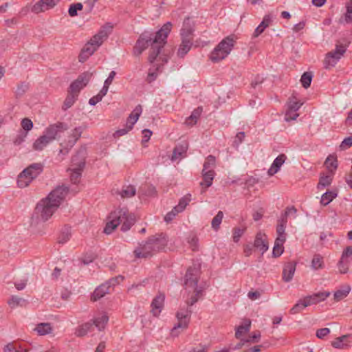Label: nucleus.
<instances>
[{"label": "nucleus", "instance_id": "13", "mask_svg": "<svg viewBox=\"0 0 352 352\" xmlns=\"http://www.w3.org/2000/svg\"><path fill=\"white\" fill-rule=\"evenodd\" d=\"M67 129V125L65 123L58 122L47 127L43 132V135L52 142L56 140L59 133L66 131Z\"/></svg>", "mask_w": 352, "mask_h": 352}, {"label": "nucleus", "instance_id": "3", "mask_svg": "<svg viewBox=\"0 0 352 352\" xmlns=\"http://www.w3.org/2000/svg\"><path fill=\"white\" fill-rule=\"evenodd\" d=\"M135 219L133 215L129 214V210L126 208H118L111 212L109 216L104 232L110 234L120 225L121 230L126 232L134 224Z\"/></svg>", "mask_w": 352, "mask_h": 352}, {"label": "nucleus", "instance_id": "52", "mask_svg": "<svg viewBox=\"0 0 352 352\" xmlns=\"http://www.w3.org/2000/svg\"><path fill=\"white\" fill-rule=\"evenodd\" d=\"M82 9V5L80 3L72 4L69 8L68 12L71 16L77 15V11Z\"/></svg>", "mask_w": 352, "mask_h": 352}, {"label": "nucleus", "instance_id": "8", "mask_svg": "<svg viewBox=\"0 0 352 352\" xmlns=\"http://www.w3.org/2000/svg\"><path fill=\"white\" fill-rule=\"evenodd\" d=\"M346 48L343 45H337L336 49L326 54L324 60V67L329 69L336 66L342 56L346 52Z\"/></svg>", "mask_w": 352, "mask_h": 352}, {"label": "nucleus", "instance_id": "36", "mask_svg": "<svg viewBox=\"0 0 352 352\" xmlns=\"http://www.w3.org/2000/svg\"><path fill=\"white\" fill-rule=\"evenodd\" d=\"M285 242V241H283V239L280 238L276 239L272 251L274 257H278L283 254L284 251L283 244Z\"/></svg>", "mask_w": 352, "mask_h": 352}, {"label": "nucleus", "instance_id": "44", "mask_svg": "<svg viewBox=\"0 0 352 352\" xmlns=\"http://www.w3.org/2000/svg\"><path fill=\"white\" fill-rule=\"evenodd\" d=\"M201 111L198 108L192 111V114L186 120V124L188 126H192L196 124L197 119L200 116Z\"/></svg>", "mask_w": 352, "mask_h": 352}, {"label": "nucleus", "instance_id": "50", "mask_svg": "<svg viewBox=\"0 0 352 352\" xmlns=\"http://www.w3.org/2000/svg\"><path fill=\"white\" fill-rule=\"evenodd\" d=\"M346 12L344 14V21L349 23L352 21V1L348 2L346 5Z\"/></svg>", "mask_w": 352, "mask_h": 352}, {"label": "nucleus", "instance_id": "1", "mask_svg": "<svg viewBox=\"0 0 352 352\" xmlns=\"http://www.w3.org/2000/svg\"><path fill=\"white\" fill-rule=\"evenodd\" d=\"M171 28V23L167 22L155 34L149 32L142 33L134 46L133 54L136 56H140L143 51L151 45L148 60L151 63H153L166 44Z\"/></svg>", "mask_w": 352, "mask_h": 352}, {"label": "nucleus", "instance_id": "25", "mask_svg": "<svg viewBox=\"0 0 352 352\" xmlns=\"http://www.w3.org/2000/svg\"><path fill=\"white\" fill-rule=\"evenodd\" d=\"M94 330V323L91 321L85 322L78 326L75 331V335L77 337H83L88 333L91 332Z\"/></svg>", "mask_w": 352, "mask_h": 352}, {"label": "nucleus", "instance_id": "60", "mask_svg": "<svg viewBox=\"0 0 352 352\" xmlns=\"http://www.w3.org/2000/svg\"><path fill=\"white\" fill-rule=\"evenodd\" d=\"M27 136V132L20 131L19 134L17 135L14 140V143L16 145L21 144Z\"/></svg>", "mask_w": 352, "mask_h": 352}, {"label": "nucleus", "instance_id": "10", "mask_svg": "<svg viewBox=\"0 0 352 352\" xmlns=\"http://www.w3.org/2000/svg\"><path fill=\"white\" fill-rule=\"evenodd\" d=\"M191 315V310L188 307L180 309L176 314L178 320V323L172 329L171 334L173 336H177L178 333L177 332L178 329H184L188 327L190 317Z\"/></svg>", "mask_w": 352, "mask_h": 352}, {"label": "nucleus", "instance_id": "22", "mask_svg": "<svg viewBox=\"0 0 352 352\" xmlns=\"http://www.w3.org/2000/svg\"><path fill=\"white\" fill-rule=\"evenodd\" d=\"M272 19L273 17L271 14L265 15L261 23L255 29L253 33V37H258L261 34H262L264 30L271 24Z\"/></svg>", "mask_w": 352, "mask_h": 352}, {"label": "nucleus", "instance_id": "15", "mask_svg": "<svg viewBox=\"0 0 352 352\" xmlns=\"http://www.w3.org/2000/svg\"><path fill=\"white\" fill-rule=\"evenodd\" d=\"M78 156H75L72 158V166L71 168L72 173L70 175V179L73 184H77L79 182L81 177L82 171L85 167V162L83 158L80 159L79 162L76 163Z\"/></svg>", "mask_w": 352, "mask_h": 352}, {"label": "nucleus", "instance_id": "40", "mask_svg": "<svg viewBox=\"0 0 352 352\" xmlns=\"http://www.w3.org/2000/svg\"><path fill=\"white\" fill-rule=\"evenodd\" d=\"M71 236H72L71 228L64 227L62 229L60 234L58 236V243L64 244V243H67L69 240Z\"/></svg>", "mask_w": 352, "mask_h": 352}, {"label": "nucleus", "instance_id": "47", "mask_svg": "<svg viewBox=\"0 0 352 352\" xmlns=\"http://www.w3.org/2000/svg\"><path fill=\"white\" fill-rule=\"evenodd\" d=\"M312 80V75L310 72H305L300 78V82L304 88L307 89L310 87Z\"/></svg>", "mask_w": 352, "mask_h": 352}, {"label": "nucleus", "instance_id": "37", "mask_svg": "<svg viewBox=\"0 0 352 352\" xmlns=\"http://www.w3.org/2000/svg\"><path fill=\"white\" fill-rule=\"evenodd\" d=\"M136 189L133 186L129 185L123 186L122 189L119 192L122 198H130L135 195Z\"/></svg>", "mask_w": 352, "mask_h": 352}, {"label": "nucleus", "instance_id": "63", "mask_svg": "<svg viewBox=\"0 0 352 352\" xmlns=\"http://www.w3.org/2000/svg\"><path fill=\"white\" fill-rule=\"evenodd\" d=\"M349 257H352V246H348L343 251L341 258L344 260H349Z\"/></svg>", "mask_w": 352, "mask_h": 352}, {"label": "nucleus", "instance_id": "23", "mask_svg": "<svg viewBox=\"0 0 352 352\" xmlns=\"http://www.w3.org/2000/svg\"><path fill=\"white\" fill-rule=\"evenodd\" d=\"M254 246L259 249V250L262 252V254L268 250L266 236L261 232L257 233L254 240Z\"/></svg>", "mask_w": 352, "mask_h": 352}, {"label": "nucleus", "instance_id": "24", "mask_svg": "<svg viewBox=\"0 0 352 352\" xmlns=\"http://www.w3.org/2000/svg\"><path fill=\"white\" fill-rule=\"evenodd\" d=\"M142 112V106L140 104L137 105L127 118L126 125L129 126V129H133V125L138 120Z\"/></svg>", "mask_w": 352, "mask_h": 352}, {"label": "nucleus", "instance_id": "30", "mask_svg": "<svg viewBox=\"0 0 352 352\" xmlns=\"http://www.w3.org/2000/svg\"><path fill=\"white\" fill-rule=\"evenodd\" d=\"M50 143H51V141H50L45 135H43L35 140V142L33 144V148L35 151H42Z\"/></svg>", "mask_w": 352, "mask_h": 352}, {"label": "nucleus", "instance_id": "29", "mask_svg": "<svg viewBox=\"0 0 352 352\" xmlns=\"http://www.w3.org/2000/svg\"><path fill=\"white\" fill-rule=\"evenodd\" d=\"M109 320V317L107 314H102L101 316L95 318L91 322L98 329V331H102Z\"/></svg>", "mask_w": 352, "mask_h": 352}, {"label": "nucleus", "instance_id": "53", "mask_svg": "<svg viewBox=\"0 0 352 352\" xmlns=\"http://www.w3.org/2000/svg\"><path fill=\"white\" fill-rule=\"evenodd\" d=\"M302 105V103H300L299 101L296 100V98H291L288 103L287 109L298 111V110Z\"/></svg>", "mask_w": 352, "mask_h": 352}, {"label": "nucleus", "instance_id": "11", "mask_svg": "<svg viewBox=\"0 0 352 352\" xmlns=\"http://www.w3.org/2000/svg\"><path fill=\"white\" fill-rule=\"evenodd\" d=\"M93 74L89 72H86L80 74L78 78L74 80L69 86V91L77 96L80 91L88 83Z\"/></svg>", "mask_w": 352, "mask_h": 352}, {"label": "nucleus", "instance_id": "17", "mask_svg": "<svg viewBox=\"0 0 352 352\" xmlns=\"http://www.w3.org/2000/svg\"><path fill=\"white\" fill-rule=\"evenodd\" d=\"M165 296L162 293H159L153 300L151 307V312L154 316H158L164 307Z\"/></svg>", "mask_w": 352, "mask_h": 352}, {"label": "nucleus", "instance_id": "21", "mask_svg": "<svg viewBox=\"0 0 352 352\" xmlns=\"http://www.w3.org/2000/svg\"><path fill=\"white\" fill-rule=\"evenodd\" d=\"M287 157L284 154L279 155L273 162L270 168H269L267 173L270 176H272L276 174L280 168L281 166L285 162Z\"/></svg>", "mask_w": 352, "mask_h": 352}, {"label": "nucleus", "instance_id": "33", "mask_svg": "<svg viewBox=\"0 0 352 352\" xmlns=\"http://www.w3.org/2000/svg\"><path fill=\"white\" fill-rule=\"evenodd\" d=\"M251 326V322L250 320H245L243 323L236 329L235 337L238 339L241 338V336L248 333L250 331Z\"/></svg>", "mask_w": 352, "mask_h": 352}, {"label": "nucleus", "instance_id": "6", "mask_svg": "<svg viewBox=\"0 0 352 352\" xmlns=\"http://www.w3.org/2000/svg\"><path fill=\"white\" fill-rule=\"evenodd\" d=\"M235 44L233 37L229 36L223 39L212 50L210 58L212 62L217 63L226 58L232 51Z\"/></svg>", "mask_w": 352, "mask_h": 352}, {"label": "nucleus", "instance_id": "14", "mask_svg": "<svg viewBox=\"0 0 352 352\" xmlns=\"http://www.w3.org/2000/svg\"><path fill=\"white\" fill-rule=\"evenodd\" d=\"M120 277H116L109 280L108 282L100 285L94 292L91 298L93 300L96 301L98 299L102 298L106 294L110 291L111 286H114L118 283V279Z\"/></svg>", "mask_w": 352, "mask_h": 352}, {"label": "nucleus", "instance_id": "55", "mask_svg": "<svg viewBox=\"0 0 352 352\" xmlns=\"http://www.w3.org/2000/svg\"><path fill=\"white\" fill-rule=\"evenodd\" d=\"M21 127L25 131L24 132H27L30 131L33 128V122L29 118H23L21 120Z\"/></svg>", "mask_w": 352, "mask_h": 352}, {"label": "nucleus", "instance_id": "58", "mask_svg": "<svg viewBox=\"0 0 352 352\" xmlns=\"http://www.w3.org/2000/svg\"><path fill=\"white\" fill-rule=\"evenodd\" d=\"M325 164L328 168H332L335 170L338 166L337 160L334 157H329L325 161Z\"/></svg>", "mask_w": 352, "mask_h": 352}, {"label": "nucleus", "instance_id": "7", "mask_svg": "<svg viewBox=\"0 0 352 352\" xmlns=\"http://www.w3.org/2000/svg\"><path fill=\"white\" fill-rule=\"evenodd\" d=\"M43 166L41 163H34L25 168L18 176L17 184L20 188L28 186L32 181L38 177L43 171Z\"/></svg>", "mask_w": 352, "mask_h": 352}, {"label": "nucleus", "instance_id": "64", "mask_svg": "<svg viewBox=\"0 0 352 352\" xmlns=\"http://www.w3.org/2000/svg\"><path fill=\"white\" fill-rule=\"evenodd\" d=\"M188 243L190 244L192 250L195 251L197 250L198 239L196 236H192L188 239Z\"/></svg>", "mask_w": 352, "mask_h": 352}, {"label": "nucleus", "instance_id": "61", "mask_svg": "<svg viewBox=\"0 0 352 352\" xmlns=\"http://www.w3.org/2000/svg\"><path fill=\"white\" fill-rule=\"evenodd\" d=\"M195 294L192 296L190 300L187 302L188 306H192L195 302H197L199 294H201V290H198L197 289H195Z\"/></svg>", "mask_w": 352, "mask_h": 352}, {"label": "nucleus", "instance_id": "18", "mask_svg": "<svg viewBox=\"0 0 352 352\" xmlns=\"http://www.w3.org/2000/svg\"><path fill=\"white\" fill-rule=\"evenodd\" d=\"M329 295V292H318L313 295L306 296L303 300L305 302V306L308 307L324 300Z\"/></svg>", "mask_w": 352, "mask_h": 352}, {"label": "nucleus", "instance_id": "59", "mask_svg": "<svg viewBox=\"0 0 352 352\" xmlns=\"http://www.w3.org/2000/svg\"><path fill=\"white\" fill-rule=\"evenodd\" d=\"M352 146V136L347 137L344 139L340 144V148L342 150L347 149Z\"/></svg>", "mask_w": 352, "mask_h": 352}, {"label": "nucleus", "instance_id": "19", "mask_svg": "<svg viewBox=\"0 0 352 352\" xmlns=\"http://www.w3.org/2000/svg\"><path fill=\"white\" fill-rule=\"evenodd\" d=\"M188 148V144L186 142H182L177 144L173 149L171 160H179L185 157Z\"/></svg>", "mask_w": 352, "mask_h": 352}, {"label": "nucleus", "instance_id": "34", "mask_svg": "<svg viewBox=\"0 0 352 352\" xmlns=\"http://www.w3.org/2000/svg\"><path fill=\"white\" fill-rule=\"evenodd\" d=\"M350 337L349 334L344 335L336 338L332 342L331 345L336 349H343L347 346L348 339Z\"/></svg>", "mask_w": 352, "mask_h": 352}, {"label": "nucleus", "instance_id": "57", "mask_svg": "<svg viewBox=\"0 0 352 352\" xmlns=\"http://www.w3.org/2000/svg\"><path fill=\"white\" fill-rule=\"evenodd\" d=\"M330 332L331 331L329 328H322L316 331V336L319 339H324Z\"/></svg>", "mask_w": 352, "mask_h": 352}, {"label": "nucleus", "instance_id": "28", "mask_svg": "<svg viewBox=\"0 0 352 352\" xmlns=\"http://www.w3.org/2000/svg\"><path fill=\"white\" fill-rule=\"evenodd\" d=\"M85 129V126H80L76 127L72 131L70 134L71 139L68 141V144L70 147H72L76 144L77 140L81 137V135Z\"/></svg>", "mask_w": 352, "mask_h": 352}, {"label": "nucleus", "instance_id": "51", "mask_svg": "<svg viewBox=\"0 0 352 352\" xmlns=\"http://www.w3.org/2000/svg\"><path fill=\"white\" fill-rule=\"evenodd\" d=\"M245 228H234L232 230V239L234 242L237 243L241 236L244 234Z\"/></svg>", "mask_w": 352, "mask_h": 352}, {"label": "nucleus", "instance_id": "62", "mask_svg": "<svg viewBox=\"0 0 352 352\" xmlns=\"http://www.w3.org/2000/svg\"><path fill=\"white\" fill-rule=\"evenodd\" d=\"M132 129H129V126L126 124L125 127L123 129H120L118 131H116L114 133V136L116 138H118L120 136H122L125 134H126L129 131H131Z\"/></svg>", "mask_w": 352, "mask_h": 352}, {"label": "nucleus", "instance_id": "49", "mask_svg": "<svg viewBox=\"0 0 352 352\" xmlns=\"http://www.w3.org/2000/svg\"><path fill=\"white\" fill-rule=\"evenodd\" d=\"M349 261L340 258L338 263V268L340 274H346L348 272Z\"/></svg>", "mask_w": 352, "mask_h": 352}, {"label": "nucleus", "instance_id": "54", "mask_svg": "<svg viewBox=\"0 0 352 352\" xmlns=\"http://www.w3.org/2000/svg\"><path fill=\"white\" fill-rule=\"evenodd\" d=\"M298 116L297 111L287 109L285 115V120L287 122L295 120Z\"/></svg>", "mask_w": 352, "mask_h": 352}, {"label": "nucleus", "instance_id": "26", "mask_svg": "<svg viewBox=\"0 0 352 352\" xmlns=\"http://www.w3.org/2000/svg\"><path fill=\"white\" fill-rule=\"evenodd\" d=\"M287 220H285V217H280L278 220V224L276 226V239H281L283 241H286L285 228L287 226Z\"/></svg>", "mask_w": 352, "mask_h": 352}, {"label": "nucleus", "instance_id": "5", "mask_svg": "<svg viewBox=\"0 0 352 352\" xmlns=\"http://www.w3.org/2000/svg\"><path fill=\"white\" fill-rule=\"evenodd\" d=\"M111 26L103 27L98 34L94 35L85 45L79 55V61L85 62L102 45L111 31Z\"/></svg>", "mask_w": 352, "mask_h": 352}, {"label": "nucleus", "instance_id": "35", "mask_svg": "<svg viewBox=\"0 0 352 352\" xmlns=\"http://www.w3.org/2000/svg\"><path fill=\"white\" fill-rule=\"evenodd\" d=\"M338 195L336 190H330L324 192L321 197L320 203L323 206L328 205Z\"/></svg>", "mask_w": 352, "mask_h": 352}, {"label": "nucleus", "instance_id": "46", "mask_svg": "<svg viewBox=\"0 0 352 352\" xmlns=\"http://www.w3.org/2000/svg\"><path fill=\"white\" fill-rule=\"evenodd\" d=\"M332 182V176L331 175H323L321 176L318 184V189H322L325 187L329 186Z\"/></svg>", "mask_w": 352, "mask_h": 352}, {"label": "nucleus", "instance_id": "4", "mask_svg": "<svg viewBox=\"0 0 352 352\" xmlns=\"http://www.w3.org/2000/svg\"><path fill=\"white\" fill-rule=\"evenodd\" d=\"M166 244L167 239L164 234L153 236L144 243L140 244L139 247L134 250V254L136 258H148L164 249Z\"/></svg>", "mask_w": 352, "mask_h": 352}, {"label": "nucleus", "instance_id": "42", "mask_svg": "<svg viewBox=\"0 0 352 352\" xmlns=\"http://www.w3.org/2000/svg\"><path fill=\"white\" fill-rule=\"evenodd\" d=\"M190 201L191 195L187 194L179 199V204L175 207L177 209H178V211H180L182 212V211L184 210L186 206L189 204Z\"/></svg>", "mask_w": 352, "mask_h": 352}, {"label": "nucleus", "instance_id": "12", "mask_svg": "<svg viewBox=\"0 0 352 352\" xmlns=\"http://www.w3.org/2000/svg\"><path fill=\"white\" fill-rule=\"evenodd\" d=\"M199 274V265L190 267L186 272L184 284L186 287L197 289L198 276Z\"/></svg>", "mask_w": 352, "mask_h": 352}, {"label": "nucleus", "instance_id": "20", "mask_svg": "<svg viewBox=\"0 0 352 352\" xmlns=\"http://www.w3.org/2000/svg\"><path fill=\"white\" fill-rule=\"evenodd\" d=\"M296 263L290 261L285 264L283 270V280L286 282H290L296 271Z\"/></svg>", "mask_w": 352, "mask_h": 352}, {"label": "nucleus", "instance_id": "45", "mask_svg": "<svg viewBox=\"0 0 352 352\" xmlns=\"http://www.w3.org/2000/svg\"><path fill=\"white\" fill-rule=\"evenodd\" d=\"M223 218V213L222 211H219L217 212V214L215 215V217L212 219V222H211V226H212V228L214 230H218L219 227H220V224L221 223V221H222V219Z\"/></svg>", "mask_w": 352, "mask_h": 352}, {"label": "nucleus", "instance_id": "41", "mask_svg": "<svg viewBox=\"0 0 352 352\" xmlns=\"http://www.w3.org/2000/svg\"><path fill=\"white\" fill-rule=\"evenodd\" d=\"M311 267L314 270L324 267L323 257L320 254H315L311 261Z\"/></svg>", "mask_w": 352, "mask_h": 352}, {"label": "nucleus", "instance_id": "48", "mask_svg": "<svg viewBox=\"0 0 352 352\" xmlns=\"http://www.w3.org/2000/svg\"><path fill=\"white\" fill-rule=\"evenodd\" d=\"M307 306H305V302L303 299L298 301L296 304L290 309L292 314H296L303 310Z\"/></svg>", "mask_w": 352, "mask_h": 352}, {"label": "nucleus", "instance_id": "39", "mask_svg": "<svg viewBox=\"0 0 352 352\" xmlns=\"http://www.w3.org/2000/svg\"><path fill=\"white\" fill-rule=\"evenodd\" d=\"M216 166V158L214 156L210 155H208L203 166L202 171H207V170H211L214 171V168Z\"/></svg>", "mask_w": 352, "mask_h": 352}, {"label": "nucleus", "instance_id": "2", "mask_svg": "<svg viewBox=\"0 0 352 352\" xmlns=\"http://www.w3.org/2000/svg\"><path fill=\"white\" fill-rule=\"evenodd\" d=\"M67 193L68 188L66 186L56 188L36 204L34 215L41 221H47L60 206Z\"/></svg>", "mask_w": 352, "mask_h": 352}, {"label": "nucleus", "instance_id": "9", "mask_svg": "<svg viewBox=\"0 0 352 352\" xmlns=\"http://www.w3.org/2000/svg\"><path fill=\"white\" fill-rule=\"evenodd\" d=\"M182 43L177 50V55L184 57L190 50L192 45V31L190 28H182L181 30Z\"/></svg>", "mask_w": 352, "mask_h": 352}, {"label": "nucleus", "instance_id": "56", "mask_svg": "<svg viewBox=\"0 0 352 352\" xmlns=\"http://www.w3.org/2000/svg\"><path fill=\"white\" fill-rule=\"evenodd\" d=\"M179 212H181L178 211V209H177L176 207L175 206L171 211L168 212L166 214V216L164 217V221L166 223L170 222L175 218V217Z\"/></svg>", "mask_w": 352, "mask_h": 352}, {"label": "nucleus", "instance_id": "27", "mask_svg": "<svg viewBox=\"0 0 352 352\" xmlns=\"http://www.w3.org/2000/svg\"><path fill=\"white\" fill-rule=\"evenodd\" d=\"M203 181L200 183V185L205 189L211 186L214 177L215 176V172L211 170L201 171Z\"/></svg>", "mask_w": 352, "mask_h": 352}, {"label": "nucleus", "instance_id": "16", "mask_svg": "<svg viewBox=\"0 0 352 352\" xmlns=\"http://www.w3.org/2000/svg\"><path fill=\"white\" fill-rule=\"evenodd\" d=\"M60 0H39L31 8L32 12L40 13L53 8Z\"/></svg>", "mask_w": 352, "mask_h": 352}, {"label": "nucleus", "instance_id": "31", "mask_svg": "<svg viewBox=\"0 0 352 352\" xmlns=\"http://www.w3.org/2000/svg\"><path fill=\"white\" fill-rule=\"evenodd\" d=\"M34 331H36L39 336H45L52 332V327L49 322H42L36 325Z\"/></svg>", "mask_w": 352, "mask_h": 352}, {"label": "nucleus", "instance_id": "43", "mask_svg": "<svg viewBox=\"0 0 352 352\" xmlns=\"http://www.w3.org/2000/svg\"><path fill=\"white\" fill-rule=\"evenodd\" d=\"M77 97L78 96L68 91V95L65 98L63 105V109L65 111L67 109L70 108L74 104L75 101L77 99Z\"/></svg>", "mask_w": 352, "mask_h": 352}, {"label": "nucleus", "instance_id": "32", "mask_svg": "<svg viewBox=\"0 0 352 352\" xmlns=\"http://www.w3.org/2000/svg\"><path fill=\"white\" fill-rule=\"evenodd\" d=\"M8 304L11 309H15L17 307L25 306L27 301L23 298L12 296L8 301Z\"/></svg>", "mask_w": 352, "mask_h": 352}, {"label": "nucleus", "instance_id": "38", "mask_svg": "<svg viewBox=\"0 0 352 352\" xmlns=\"http://www.w3.org/2000/svg\"><path fill=\"white\" fill-rule=\"evenodd\" d=\"M351 291V287L348 285L342 286L340 289L334 293V299L337 301L341 300L348 296Z\"/></svg>", "mask_w": 352, "mask_h": 352}]
</instances>
